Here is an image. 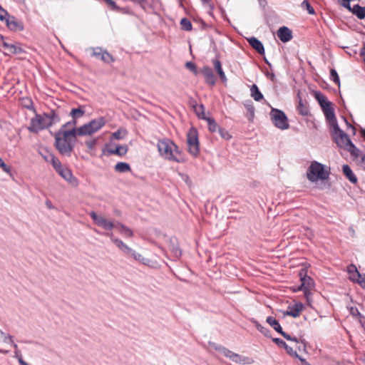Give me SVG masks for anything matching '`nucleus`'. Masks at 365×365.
Listing matches in <instances>:
<instances>
[{
    "label": "nucleus",
    "mask_w": 365,
    "mask_h": 365,
    "mask_svg": "<svg viewBox=\"0 0 365 365\" xmlns=\"http://www.w3.org/2000/svg\"><path fill=\"white\" fill-rule=\"evenodd\" d=\"M0 168L6 173L10 172V168L0 158Z\"/></svg>",
    "instance_id": "56"
},
{
    "label": "nucleus",
    "mask_w": 365,
    "mask_h": 365,
    "mask_svg": "<svg viewBox=\"0 0 365 365\" xmlns=\"http://www.w3.org/2000/svg\"><path fill=\"white\" fill-rule=\"evenodd\" d=\"M250 92H251V96L256 101H260L261 100H262L264 98L263 95L259 91V90L256 84H253L251 86Z\"/></svg>",
    "instance_id": "33"
},
{
    "label": "nucleus",
    "mask_w": 365,
    "mask_h": 365,
    "mask_svg": "<svg viewBox=\"0 0 365 365\" xmlns=\"http://www.w3.org/2000/svg\"><path fill=\"white\" fill-rule=\"evenodd\" d=\"M254 323H255V325L256 328L257 329V330L259 331H260L263 335H264L265 336H267V337L270 336V331L269 329L262 326L257 321H255Z\"/></svg>",
    "instance_id": "41"
},
{
    "label": "nucleus",
    "mask_w": 365,
    "mask_h": 365,
    "mask_svg": "<svg viewBox=\"0 0 365 365\" xmlns=\"http://www.w3.org/2000/svg\"><path fill=\"white\" fill-rule=\"evenodd\" d=\"M212 62L216 72L217 73L220 78V80L222 81V83H225L227 81V78L222 68V63L219 59V57L216 56L214 59H212Z\"/></svg>",
    "instance_id": "21"
},
{
    "label": "nucleus",
    "mask_w": 365,
    "mask_h": 365,
    "mask_svg": "<svg viewBox=\"0 0 365 365\" xmlns=\"http://www.w3.org/2000/svg\"><path fill=\"white\" fill-rule=\"evenodd\" d=\"M265 76H267V78L270 79V81H272V82H275L276 81V76H275V74L273 72L267 71L265 73Z\"/></svg>",
    "instance_id": "58"
},
{
    "label": "nucleus",
    "mask_w": 365,
    "mask_h": 365,
    "mask_svg": "<svg viewBox=\"0 0 365 365\" xmlns=\"http://www.w3.org/2000/svg\"><path fill=\"white\" fill-rule=\"evenodd\" d=\"M6 26L11 30L14 31H21L24 29L22 24L17 21L16 19L14 16H8L5 19Z\"/></svg>",
    "instance_id": "19"
},
{
    "label": "nucleus",
    "mask_w": 365,
    "mask_h": 365,
    "mask_svg": "<svg viewBox=\"0 0 365 365\" xmlns=\"http://www.w3.org/2000/svg\"><path fill=\"white\" fill-rule=\"evenodd\" d=\"M50 163L52 164L53 168L55 169V170L56 172L58 171L62 168H63L62 166L60 160L57 158H56L54 155L53 158H51Z\"/></svg>",
    "instance_id": "45"
},
{
    "label": "nucleus",
    "mask_w": 365,
    "mask_h": 365,
    "mask_svg": "<svg viewBox=\"0 0 365 365\" xmlns=\"http://www.w3.org/2000/svg\"><path fill=\"white\" fill-rule=\"evenodd\" d=\"M209 344L215 350L222 353L224 356H225V354H226V352H227L228 349L225 348V346H221L220 344H215V343L210 342Z\"/></svg>",
    "instance_id": "44"
},
{
    "label": "nucleus",
    "mask_w": 365,
    "mask_h": 365,
    "mask_svg": "<svg viewBox=\"0 0 365 365\" xmlns=\"http://www.w3.org/2000/svg\"><path fill=\"white\" fill-rule=\"evenodd\" d=\"M57 173L69 184L72 186H76L78 185V181L75 177H73L71 170L67 168H62Z\"/></svg>",
    "instance_id": "14"
},
{
    "label": "nucleus",
    "mask_w": 365,
    "mask_h": 365,
    "mask_svg": "<svg viewBox=\"0 0 365 365\" xmlns=\"http://www.w3.org/2000/svg\"><path fill=\"white\" fill-rule=\"evenodd\" d=\"M350 11L352 12L359 19L365 18V6H361L359 4L354 5Z\"/></svg>",
    "instance_id": "30"
},
{
    "label": "nucleus",
    "mask_w": 365,
    "mask_h": 365,
    "mask_svg": "<svg viewBox=\"0 0 365 365\" xmlns=\"http://www.w3.org/2000/svg\"><path fill=\"white\" fill-rule=\"evenodd\" d=\"M218 133H220L221 137L223 138L224 139L227 140L231 138V135H230L228 131H227L225 128H219Z\"/></svg>",
    "instance_id": "52"
},
{
    "label": "nucleus",
    "mask_w": 365,
    "mask_h": 365,
    "mask_svg": "<svg viewBox=\"0 0 365 365\" xmlns=\"http://www.w3.org/2000/svg\"><path fill=\"white\" fill-rule=\"evenodd\" d=\"M93 56L106 63H113L115 60L106 50L99 47L93 48Z\"/></svg>",
    "instance_id": "9"
},
{
    "label": "nucleus",
    "mask_w": 365,
    "mask_h": 365,
    "mask_svg": "<svg viewBox=\"0 0 365 365\" xmlns=\"http://www.w3.org/2000/svg\"><path fill=\"white\" fill-rule=\"evenodd\" d=\"M247 41L249 43V44L255 49L256 50V51L261 54V55H263L264 54V46L262 44V43L258 40L257 38L255 37H250L249 38H247Z\"/></svg>",
    "instance_id": "23"
},
{
    "label": "nucleus",
    "mask_w": 365,
    "mask_h": 365,
    "mask_svg": "<svg viewBox=\"0 0 365 365\" xmlns=\"http://www.w3.org/2000/svg\"><path fill=\"white\" fill-rule=\"evenodd\" d=\"M351 0H342L341 6H343L344 8L347 9L348 10H351V6L350 5V2Z\"/></svg>",
    "instance_id": "60"
},
{
    "label": "nucleus",
    "mask_w": 365,
    "mask_h": 365,
    "mask_svg": "<svg viewBox=\"0 0 365 365\" xmlns=\"http://www.w3.org/2000/svg\"><path fill=\"white\" fill-rule=\"evenodd\" d=\"M44 153H42L41 152V155H42V157L43 158V159L47 161V162H50L51 160V158L53 157V155L51 153H49L48 150H45L43 151Z\"/></svg>",
    "instance_id": "53"
},
{
    "label": "nucleus",
    "mask_w": 365,
    "mask_h": 365,
    "mask_svg": "<svg viewBox=\"0 0 365 365\" xmlns=\"http://www.w3.org/2000/svg\"><path fill=\"white\" fill-rule=\"evenodd\" d=\"M127 130L124 128H120L118 130H117L116 131H115L114 133H113L112 134V137L113 138L115 139V140H120V139H123L125 135H127Z\"/></svg>",
    "instance_id": "39"
},
{
    "label": "nucleus",
    "mask_w": 365,
    "mask_h": 365,
    "mask_svg": "<svg viewBox=\"0 0 365 365\" xmlns=\"http://www.w3.org/2000/svg\"><path fill=\"white\" fill-rule=\"evenodd\" d=\"M350 313L354 317H359L360 319L364 318L356 307H351ZM361 322V319L359 320Z\"/></svg>",
    "instance_id": "54"
},
{
    "label": "nucleus",
    "mask_w": 365,
    "mask_h": 365,
    "mask_svg": "<svg viewBox=\"0 0 365 365\" xmlns=\"http://www.w3.org/2000/svg\"><path fill=\"white\" fill-rule=\"evenodd\" d=\"M106 123L104 118L93 120V133L100 130Z\"/></svg>",
    "instance_id": "35"
},
{
    "label": "nucleus",
    "mask_w": 365,
    "mask_h": 365,
    "mask_svg": "<svg viewBox=\"0 0 365 365\" xmlns=\"http://www.w3.org/2000/svg\"><path fill=\"white\" fill-rule=\"evenodd\" d=\"M8 16V12L0 6V20L5 21Z\"/></svg>",
    "instance_id": "55"
},
{
    "label": "nucleus",
    "mask_w": 365,
    "mask_h": 365,
    "mask_svg": "<svg viewBox=\"0 0 365 365\" xmlns=\"http://www.w3.org/2000/svg\"><path fill=\"white\" fill-rule=\"evenodd\" d=\"M302 362V365H311L309 363H308L304 359H302V357H300L299 356V357H297Z\"/></svg>",
    "instance_id": "63"
},
{
    "label": "nucleus",
    "mask_w": 365,
    "mask_h": 365,
    "mask_svg": "<svg viewBox=\"0 0 365 365\" xmlns=\"http://www.w3.org/2000/svg\"><path fill=\"white\" fill-rule=\"evenodd\" d=\"M270 118L274 126L279 129L285 130L289 126L287 115L281 110L272 108Z\"/></svg>",
    "instance_id": "5"
},
{
    "label": "nucleus",
    "mask_w": 365,
    "mask_h": 365,
    "mask_svg": "<svg viewBox=\"0 0 365 365\" xmlns=\"http://www.w3.org/2000/svg\"><path fill=\"white\" fill-rule=\"evenodd\" d=\"M297 110L299 114L303 116L308 115L309 108L302 103V100L299 101Z\"/></svg>",
    "instance_id": "42"
},
{
    "label": "nucleus",
    "mask_w": 365,
    "mask_h": 365,
    "mask_svg": "<svg viewBox=\"0 0 365 365\" xmlns=\"http://www.w3.org/2000/svg\"><path fill=\"white\" fill-rule=\"evenodd\" d=\"M266 322L269 324L277 332L280 334L284 339L288 341H295V342H302L304 344V339H297V337H293L290 334L284 332L282 330V328L278 321L273 317L269 316L267 317Z\"/></svg>",
    "instance_id": "8"
},
{
    "label": "nucleus",
    "mask_w": 365,
    "mask_h": 365,
    "mask_svg": "<svg viewBox=\"0 0 365 365\" xmlns=\"http://www.w3.org/2000/svg\"><path fill=\"white\" fill-rule=\"evenodd\" d=\"M115 227L118 229V232L123 236L128 237H132L133 236V232L123 224L117 222Z\"/></svg>",
    "instance_id": "28"
},
{
    "label": "nucleus",
    "mask_w": 365,
    "mask_h": 365,
    "mask_svg": "<svg viewBox=\"0 0 365 365\" xmlns=\"http://www.w3.org/2000/svg\"><path fill=\"white\" fill-rule=\"evenodd\" d=\"M201 118L203 119V120H207V122L208 123V129L212 133H215L217 130L218 131L219 128H221V127L218 126V125L215 122V119L212 118L206 117V116H201Z\"/></svg>",
    "instance_id": "32"
},
{
    "label": "nucleus",
    "mask_w": 365,
    "mask_h": 365,
    "mask_svg": "<svg viewBox=\"0 0 365 365\" xmlns=\"http://www.w3.org/2000/svg\"><path fill=\"white\" fill-rule=\"evenodd\" d=\"M0 339L4 342L8 344H13L12 336L6 334L4 331L0 330Z\"/></svg>",
    "instance_id": "48"
},
{
    "label": "nucleus",
    "mask_w": 365,
    "mask_h": 365,
    "mask_svg": "<svg viewBox=\"0 0 365 365\" xmlns=\"http://www.w3.org/2000/svg\"><path fill=\"white\" fill-rule=\"evenodd\" d=\"M333 126V138L334 139L335 143L341 148H346V146H349L351 141L348 135L345 133L339 126L337 122H334Z\"/></svg>",
    "instance_id": "6"
},
{
    "label": "nucleus",
    "mask_w": 365,
    "mask_h": 365,
    "mask_svg": "<svg viewBox=\"0 0 365 365\" xmlns=\"http://www.w3.org/2000/svg\"><path fill=\"white\" fill-rule=\"evenodd\" d=\"M93 220H94L95 223L101 227V228L106 230H111L115 227V223H113L110 221L107 220L104 217L96 215L93 212Z\"/></svg>",
    "instance_id": "10"
},
{
    "label": "nucleus",
    "mask_w": 365,
    "mask_h": 365,
    "mask_svg": "<svg viewBox=\"0 0 365 365\" xmlns=\"http://www.w3.org/2000/svg\"><path fill=\"white\" fill-rule=\"evenodd\" d=\"M342 171L346 178L353 184L357 183L358 179L348 165L342 166Z\"/></svg>",
    "instance_id": "27"
},
{
    "label": "nucleus",
    "mask_w": 365,
    "mask_h": 365,
    "mask_svg": "<svg viewBox=\"0 0 365 365\" xmlns=\"http://www.w3.org/2000/svg\"><path fill=\"white\" fill-rule=\"evenodd\" d=\"M225 356L229 358L232 361L240 364H245L246 360H247L246 357H242L240 354L234 353L233 351H232L229 349H227Z\"/></svg>",
    "instance_id": "26"
},
{
    "label": "nucleus",
    "mask_w": 365,
    "mask_h": 365,
    "mask_svg": "<svg viewBox=\"0 0 365 365\" xmlns=\"http://www.w3.org/2000/svg\"><path fill=\"white\" fill-rule=\"evenodd\" d=\"M302 7L306 9L309 14H314L315 11L307 0H304L302 3Z\"/></svg>",
    "instance_id": "47"
},
{
    "label": "nucleus",
    "mask_w": 365,
    "mask_h": 365,
    "mask_svg": "<svg viewBox=\"0 0 365 365\" xmlns=\"http://www.w3.org/2000/svg\"><path fill=\"white\" fill-rule=\"evenodd\" d=\"M48 120V116L46 115V113H44L43 115H36L31 120L30 125L29 127V131L32 133H38L39 130L49 127Z\"/></svg>",
    "instance_id": "7"
},
{
    "label": "nucleus",
    "mask_w": 365,
    "mask_h": 365,
    "mask_svg": "<svg viewBox=\"0 0 365 365\" xmlns=\"http://www.w3.org/2000/svg\"><path fill=\"white\" fill-rule=\"evenodd\" d=\"M321 108H322V109L323 110V113H324V114L325 115L326 119L330 123H331L332 125L334 124V122H337L336 116H335L334 110V108L332 106V103L331 102L329 101L326 105H324V106H321Z\"/></svg>",
    "instance_id": "11"
},
{
    "label": "nucleus",
    "mask_w": 365,
    "mask_h": 365,
    "mask_svg": "<svg viewBox=\"0 0 365 365\" xmlns=\"http://www.w3.org/2000/svg\"><path fill=\"white\" fill-rule=\"evenodd\" d=\"M310 289H301L302 291L304 292V297H305V298L307 299V300L308 302L309 301V299H310L311 295H312Z\"/></svg>",
    "instance_id": "59"
},
{
    "label": "nucleus",
    "mask_w": 365,
    "mask_h": 365,
    "mask_svg": "<svg viewBox=\"0 0 365 365\" xmlns=\"http://www.w3.org/2000/svg\"><path fill=\"white\" fill-rule=\"evenodd\" d=\"M277 36L284 43H286L292 38V31L287 26L280 27L277 31Z\"/></svg>",
    "instance_id": "20"
},
{
    "label": "nucleus",
    "mask_w": 365,
    "mask_h": 365,
    "mask_svg": "<svg viewBox=\"0 0 365 365\" xmlns=\"http://www.w3.org/2000/svg\"><path fill=\"white\" fill-rule=\"evenodd\" d=\"M330 78L339 87L340 80L339 75L335 69L330 70Z\"/></svg>",
    "instance_id": "46"
},
{
    "label": "nucleus",
    "mask_w": 365,
    "mask_h": 365,
    "mask_svg": "<svg viewBox=\"0 0 365 365\" xmlns=\"http://www.w3.org/2000/svg\"><path fill=\"white\" fill-rule=\"evenodd\" d=\"M360 132L361 137L365 140V128H361Z\"/></svg>",
    "instance_id": "64"
},
{
    "label": "nucleus",
    "mask_w": 365,
    "mask_h": 365,
    "mask_svg": "<svg viewBox=\"0 0 365 365\" xmlns=\"http://www.w3.org/2000/svg\"><path fill=\"white\" fill-rule=\"evenodd\" d=\"M347 269H348V272L349 273V274L351 273H354L355 271H357L356 267L353 264L348 266Z\"/></svg>",
    "instance_id": "61"
},
{
    "label": "nucleus",
    "mask_w": 365,
    "mask_h": 365,
    "mask_svg": "<svg viewBox=\"0 0 365 365\" xmlns=\"http://www.w3.org/2000/svg\"><path fill=\"white\" fill-rule=\"evenodd\" d=\"M345 150H348L351 155L354 157L359 158L361 157V161L364 162L365 160V155L361 154V152L359 148H357L353 143H350L349 146H346Z\"/></svg>",
    "instance_id": "29"
},
{
    "label": "nucleus",
    "mask_w": 365,
    "mask_h": 365,
    "mask_svg": "<svg viewBox=\"0 0 365 365\" xmlns=\"http://www.w3.org/2000/svg\"><path fill=\"white\" fill-rule=\"evenodd\" d=\"M185 67L187 69H189L190 71H191L192 72H193V73L195 75L197 74L198 71H197V67L194 63H192L191 61H187L185 63Z\"/></svg>",
    "instance_id": "51"
},
{
    "label": "nucleus",
    "mask_w": 365,
    "mask_h": 365,
    "mask_svg": "<svg viewBox=\"0 0 365 365\" xmlns=\"http://www.w3.org/2000/svg\"><path fill=\"white\" fill-rule=\"evenodd\" d=\"M180 26L182 30L190 31L192 30L191 21L187 18H182L180 21Z\"/></svg>",
    "instance_id": "40"
},
{
    "label": "nucleus",
    "mask_w": 365,
    "mask_h": 365,
    "mask_svg": "<svg viewBox=\"0 0 365 365\" xmlns=\"http://www.w3.org/2000/svg\"><path fill=\"white\" fill-rule=\"evenodd\" d=\"M48 116V126H51L60 121V118L54 110H51L50 113H46Z\"/></svg>",
    "instance_id": "36"
},
{
    "label": "nucleus",
    "mask_w": 365,
    "mask_h": 365,
    "mask_svg": "<svg viewBox=\"0 0 365 365\" xmlns=\"http://www.w3.org/2000/svg\"><path fill=\"white\" fill-rule=\"evenodd\" d=\"M304 309V306L302 303H295L294 305L288 307V310L284 312V315L296 318L300 315Z\"/></svg>",
    "instance_id": "15"
},
{
    "label": "nucleus",
    "mask_w": 365,
    "mask_h": 365,
    "mask_svg": "<svg viewBox=\"0 0 365 365\" xmlns=\"http://www.w3.org/2000/svg\"><path fill=\"white\" fill-rule=\"evenodd\" d=\"M130 257H133L137 262L148 266L152 267V261L148 258L144 257L142 255L137 253L135 250L132 249L131 252L128 255Z\"/></svg>",
    "instance_id": "24"
},
{
    "label": "nucleus",
    "mask_w": 365,
    "mask_h": 365,
    "mask_svg": "<svg viewBox=\"0 0 365 365\" xmlns=\"http://www.w3.org/2000/svg\"><path fill=\"white\" fill-rule=\"evenodd\" d=\"M157 148L160 155L164 159L176 163L185 162L182 150L171 140L168 138L158 140Z\"/></svg>",
    "instance_id": "1"
},
{
    "label": "nucleus",
    "mask_w": 365,
    "mask_h": 365,
    "mask_svg": "<svg viewBox=\"0 0 365 365\" xmlns=\"http://www.w3.org/2000/svg\"><path fill=\"white\" fill-rule=\"evenodd\" d=\"M108 236L110 237V240L124 254L128 255L130 252H131L132 248L128 247L126 244H125L121 240L114 237L113 234L108 233Z\"/></svg>",
    "instance_id": "18"
},
{
    "label": "nucleus",
    "mask_w": 365,
    "mask_h": 365,
    "mask_svg": "<svg viewBox=\"0 0 365 365\" xmlns=\"http://www.w3.org/2000/svg\"><path fill=\"white\" fill-rule=\"evenodd\" d=\"M22 52L23 49L20 46L11 43L6 54H18L21 53Z\"/></svg>",
    "instance_id": "43"
},
{
    "label": "nucleus",
    "mask_w": 365,
    "mask_h": 365,
    "mask_svg": "<svg viewBox=\"0 0 365 365\" xmlns=\"http://www.w3.org/2000/svg\"><path fill=\"white\" fill-rule=\"evenodd\" d=\"M128 146L126 145H118L115 148H108L107 153L109 155H116L118 156H123L128 152Z\"/></svg>",
    "instance_id": "25"
},
{
    "label": "nucleus",
    "mask_w": 365,
    "mask_h": 365,
    "mask_svg": "<svg viewBox=\"0 0 365 365\" xmlns=\"http://www.w3.org/2000/svg\"><path fill=\"white\" fill-rule=\"evenodd\" d=\"M314 97L317 100L320 106L326 105L327 103H328L329 102L327 100V98L319 91L315 92Z\"/></svg>",
    "instance_id": "38"
},
{
    "label": "nucleus",
    "mask_w": 365,
    "mask_h": 365,
    "mask_svg": "<svg viewBox=\"0 0 365 365\" xmlns=\"http://www.w3.org/2000/svg\"><path fill=\"white\" fill-rule=\"evenodd\" d=\"M85 111L83 110V108L82 107L73 108L70 113V115L72 117L73 120L65 123L63 125V128H70V126H75L76 124V119H78L80 117H82Z\"/></svg>",
    "instance_id": "16"
},
{
    "label": "nucleus",
    "mask_w": 365,
    "mask_h": 365,
    "mask_svg": "<svg viewBox=\"0 0 365 365\" xmlns=\"http://www.w3.org/2000/svg\"><path fill=\"white\" fill-rule=\"evenodd\" d=\"M1 46L5 49V53H6L8 50L9 49V47L11 43H9L4 41L2 36H1Z\"/></svg>",
    "instance_id": "57"
},
{
    "label": "nucleus",
    "mask_w": 365,
    "mask_h": 365,
    "mask_svg": "<svg viewBox=\"0 0 365 365\" xmlns=\"http://www.w3.org/2000/svg\"><path fill=\"white\" fill-rule=\"evenodd\" d=\"M187 142L188 152L194 157H197L200 153L198 132L196 128H191L187 133Z\"/></svg>",
    "instance_id": "4"
},
{
    "label": "nucleus",
    "mask_w": 365,
    "mask_h": 365,
    "mask_svg": "<svg viewBox=\"0 0 365 365\" xmlns=\"http://www.w3.org/2000/svg\"><path fill=\"white\" fill-rule=\"evenodd\" d=\"M272 341L274 342L279 347L284 348L286 350L287 353L290 356L294 357H299V354L297 353V351H294L293 349L291 346H288L287 343L282 339L279 338H273Z\"/></svg>",
    "instance_id": "22"
},
{
    "label": "nucleus",
    "mask_w": 365,
    "mask_h": 365,
    "mask_svg": "<svg viewBox=\"0 0 365 365\" xmlns=\"http://www.w3.org/2000/svg\"><path fill=\"white\" fill-rule=\"evenodd\" d=\"M200 73L205 78V83L211 86H214L216 83V77L212 68L207 66L202 67L200 69Z\"/></svg>",
    "instance_id": "12"
},
{
    "label": "nucleus",
    "mask_w": 365,
    "mask_h": 365,
    "mask_svg": "<svg viewBox=\"0 0 365 365\" xmlns=\"http://www.w3.org/2000/svg\"><path fill=\"white\" fill-rule=\"evenodd\" d=\"M103 1L105 2V4L107 5V6L110 10L115 11L118 12H123V9L118 6L116 4L115 1H114L113 0H103Z\"/></svg>",
    "instance_id": "37"
},
{
    "label": "nucleus",
    "mask_w": 365,
    "mask_h": 365,
    "mask_svg": "<svg viewBox=\"0 0 365 365\" xmlns=\"http://www.w3.org/2000/svg\"><path fill=\"white\" fill-rule=\"evenodd\" d=\"M244 106L247 110L249 120L252 121L255 118V108L252 102L251 101H247L244 103Z\"/></svg>",
    "instance_id": "31"
},
{
    "label": "nucleus",
    "mask_w": 365,
    "mask_h": 365,
    "mask_svg": "<svg viewBox=\"0 0 365 365\" xmlns=\"http://www.w3.org/2000/svg\"><path fill=\"white\" fill-rule=\"evenodd\" d=\"M362 278V275L359 273V272L355 271L354 273L350 274L349 279L354 282L359 283V281Z\"/></svg>",
    "instance_id": "50"
},
{
    "label": "nucleus",
    "mask_w": 365,
    "mask_h": 365,
    "mask_svg": "<svg viewBox=\"0 0 365 365\" xmlns=\"http://www.w3.org/2000/svg\"><path fill=\"white\" fill-rule=\"evenodd\" d=\"M194 108H195V112L199 118H201V116H205V114L204 112L205 107L202 104L196 106Z\"/></svg>",
    "instance_id": "49"
},
{
    "label": "nucleus",
    "mask_w": 365,
    "mask_h": 365,
    "mask_svg": "<svg viewBox=\"0 0 365 365\" xmlns=\"http://www.w3.org/2000/svg\"><path fill=\"white\" fill-rule=\"evenodd\" d=\"M359 284L361 286V287L365 288V274L362 276V278L359 281Z\"/></svg>",
    "instance_id": "62"
},
{
    "label": "nucleus",
    "mask_w": 365,
    "mask_h": 365,
    "mask_svg": "<svg viewBox=\"0 0 365 365\" xmlns=\"http://www.w3.org/2000/svg\"><path fill=\"white\" fill-rule=\"evenodd\" d=\"M329 175L330 168L317 161L312 162L307 172V178L312 182H317L319 180H327Z\"/></svg>",
    "instance_id": "3"
},
{
    "label": "nucleus",
    "mask_w": 365,
    "mask_h": 365,
    "mask_svg": "<svg viewBox=\"0 0 365 365\" xmlns=\"http://www.w3.org/2000/svg\"><path fill=\"white\" fill-rule=\"evenodd\" d=\"M299 277L302 284L298 289H312L314 287V281L310 277L307 275V271L305 269H301Z\"/></svg>",
    "instance_id": "13"
},
{
    "label": "nucleus",
    "mask_w": 365,
    "mask_h": 365,
    "mask_svg": "<svg viewBox=\"0 0 365 365\" xmlns=\"http://www.w3.org/2000/svg\"><path fill=\"white\" fill-rule=\"evenodd\" d=\"M62 128L55 133V145L58 150L63 155L70 156L74 145V130Z\"/></svg>",
    "instance_id": "2"
},
{
    "label": "nucleus",
    "mask_w": 365,
    "mask_h": 365,
    "mask_svg": "<svg viewBox=\"0 0 365 365\" xmlns=\"http://www.w3.org/2000/svg\"><path fill=\"white\" fill-rule=\"evenodd\" d=\"M115 170L118 173H125L130 171L131 168L128 163L120 162L115 165Z\"/></svg>",
    "instance_id": "34"
},
{
    "label": "nucleus",
    "mask_w": 365,
    "mask_h": 365,
    "mask_svg": "<svg viewBox=\"0 0 365 365\" xmlns=\"http://www.w3.org/2000/svg\"><path fill=\"white\" fill-rule=\"evenodd\" d=\"M70 130H74V137L83 136L91 135V121L86 123L83 126L79 127L78 129L75 126H70Z\"/></svg>",
    "instance_id": "17"
}]
</instances>
